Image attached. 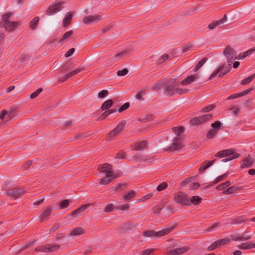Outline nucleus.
<instances>
[{"label": "nucleus", "instance_id": "1", "mask_svg": "<svg viewBox=\"0 0 255 255\" xmlns=\"http://www.w3.org/2000/svg\"><path fill=\"white\" fill-rule=\"evenodd\" d=\"M179 81L176 78L165 81L163 93L166 96H172L175 95L185 94L189 92L188 89L179 88Z\"/></svg>", "mask_w": 255, "mask_h": 255}, {"label": "nucleus", "instance_id": "2", "mask_svg": "<svg viewBox=\"0 0 255 255\" xmlns=\"http://www.w3.org/2000/svg\"><path fill=\"white\" fill-rule=\"evenodd\" d=\"M98 169L100 173H103L106 174L105 177L100 179V184L101 185H106L110 183L116 178V176L113 174L112 166L111 164L105 163L100 165Z\"/></svg>", "mask_w": 255, "mask_h": 255}, {"label": "nucleus", "instance_id": "3", "mask_svg": "<svg viewBox=\"0 0 255 255\" xmlns=\"http://www.w3.org/2000/svg\"><path fill=\"white\" fill-rule=\"evenodd\" d=\"M11 12H7L2 16V22H0V27H4L6 31H11L16 29L19 25L17 22L9 20L12 15Z\"/></svg>", "mask_w": 255, "mask_h": 255}, {"label": "nucleus", "instance_id": "4", "mask_svg": "<svg viewBox=\"0 0 255 255\" xmlns=\"http://www.w3.org/2000/svg\"><path fill=\"white\" fill-rule=\"evenodd\" d=\"M176 226L177 225L175 224L173 225L163 228L156 232L153 230L147 231L143 233V236L146 238L152 237L158 238L161 237L171 233L175 229Z\"/></svg>", "mask_w": 255, "mask_h": 255}, {"label": "nucleus", "instance_id": "5", "mask_svg": "<svg viewBox=\"0 0 255 255\" xmlns=\"http://www.w3.org/2000/svg\"><path fill=\"white\" fill-rule=\"evenodd\" d=\"M215 156L218 158H227L221 160L222 162H226L233 159L237 158L239 157V154L235 152L232 149H227L217 152Z\"/></svg>", "mask_w": 255, "mask_h": 255}, {"label": "nucleus", "instance_id": "6", "mask_svg": "<svg viewBox=\"0 0 255 255\" xmlns=\"http://www.w3.org/2000/svg\"><path fill=\"white\" fill-rule=\"evenodd\" d=\"M223 53L228 60L229 66L231 65L232 62L238 58L236 51L230 46H227Z\"/></svg>", "mask_w": 255, "mask_h": 255}, {"label": "nucleus", "instance_id": "7", "mask_svg": "<svg viewBox=\"0 0 255 255\" xmlns=\"http://www.w3.org/2000/svg\"><path fill=\"white\" fill-rule=\"evenodd\" d=\"M173 200L176 204L182 205H189L190 201L188 197L184 193L180 192L174 196Z\"/></svg>", "mask_w": 255, "mask_h": 255}, {"label": "nucleus", "instance_id": "8", "mask_svg": "<svg viewBox=\"0 0 255 255\" xmlns=\"http://www.w3.org/2000/svg\"><path fill=\"white\" fill-rule=\"evenodd\" d=\"M25 193V191L19 188H12L6 192V195L14 199L19 198Z\"/></svg>", "mask_w": 255, "mask_h": 255}, {"label": "nucleus", "instance_id": "9", "mask_svg": "<svg viewBox=\"0 0 255 255\" xmlns=\"http://www.w3.org/2000/svg\"><path fill=\"white\" fill-rule=\"evenodd\" d=\"M231 69V67H226L225 68L224 65H220L217 69L215 70L212 74L210 75L209 77V79H212L214 77H215L218 73V77H221L229 72Z\"/></svg>", "mask_w": 255, "mask_h": 255}, {"label": "nucleus", "instance_id": "10", "mask_svg": "<svg viewBox=\"0 0 255 255\" xmlns=\"http://www.w3.org/2000/svg\"><path fill=\"white\" fill-rule=\"evenodd\" d=\"M212 117V115L211 114H207L192 119L190 120V122L192 125L198 126L207 122Z\"/></svg>", "mask_w": 255, "mask_h": 255}, {"label": "nucleus", "instance_id": "11", "mask_svg": "<svg viewBox=\"0 0 255 255\" xmlns=\"http://www.w3.org/2000/svg\"><path fill=\"white\" fill-rule=\"evenodd\" d=\"M64 3L63 1H59L58 2L52 3L48 7L46 14L48 15H53L57 12L62 10V5Z\"/></svg>", "mask_w": 255, "mask_h": 255}, {"label": "nucleus", "instance_id": "12", "mask_svg": "<svg viewBox=\"0 0 255 255\" xmlns=\"http://www.w3.org/2000/svg\"><path fill=\"white\" fill-rule=\"evenodd\" d=\"M252 235L248 231L242 234H235L231 236V239L234 241H245L251 239Z\"/></svg>", "mask_w": 255, "mask_h": 255}, {"label": "nucleus", "instance_id": "13", "mask_svg": "<svg viewBox=\"0 0 255 255\" xmlns=\"http://www.w3.org/2000/svg\"><path fill=\"white\" fill-rule=\"evenodd\" d=\"M182 146L181 138L179 137H176L174 138L170 146L163 148V150L166 151L169 150L174 151L181 148Z\"/></svg>", "mask_w": 255, "mask_h": 255}, {"label": "nucleus", "instance_id": "14", "mask_svg": "<svg viewBox=\"0 0 255 255\" xmlns=\"http://www.w3.org/2000/svg\"><path fill=\"white\" fill-rule=\"evenodd\" d=\"M101 16L98 14L88 15L83 18V22L87 24L97 22L101 20Z\"/></svg>", "mask_w": 255, "mask_h": 255}, {"label": "nucleus", "instance_id": "15", "mask_svg": "<svg viewBox=\"0 0 255 255\" xmlns=\"http://www.w3.org/2000/svg\"><path fill=\"white\" fill-rule=\"evenodd\" d=\"M125 126V124L123 122L120 123L114 129L109 133V137L113 138L118 135L123 130Z\"/></svg>", "mask_w": 255, "mask_h": 255}, {"label": "nucleus", "instance_id": "16", "mask_svg": "<svg viewBox=\"0 0 255 255\" xmlns=\"http://www.w3.org/2000/svg\"><path fill=\"white\" fill-rule=\"evenodd\" d=\"M189 248L187 247H180L176 248L174 250L168 251L167 252V255H180L187 252Z\"/></svg>", "mask_w": 255, "mask_h": 255}, {"label": "nucleus", "instance_id": "17", "mask_svg": "<svg viewBox=\"0 0 255 255\" xmlns=\"http://www.w3.org/2000/svg\"><path fill=\"white\" fill-rule=\"evenodd\" d=\"M52 210L53 208L51 206H47L46 209L42 213L40 216V222H43L44 221L48 220L51 214Z\"/></svg>", "mask_w": 255, "mask_h": 255}, {"label": "nucleus", "instance_id": "18", "mask_svg": "<svg viewBox=\"0 0 255 255\" xmlns=\"http://www.w3.org/2000/svg\"><path fill=\"white\" fill-rule=\"evenodd\" d=\"M147 145V142L146 140H141L138 142H137L134 144H133V150L135 151H140V150H143L145 148H146V147Z\"/></svg>", "mask_w": 255, "mask_h": 255}, {"label": "nucleus", "instance_id": "19", "mask_svg": "<svg viewBox=\"0 0 255 255\" xmlns=\"http://www.w3.org/2000/svg\"><path fill=\"white\" fill-rule=\"evenodd\" d=\"M227 19V16L226 14H225L223 18L215 21H213L211 23L209 24L208 26L209 29L212 30L215 28L217 26H219L221 24H223Z\"/></svg>", "mask_w": 255, "mask_h": 255}, {"label": "nucleus", "instance_id": "20", "mask_svg": "<svg viewBox=\"0 0 255 255\" xmlns=\"http://www.w3.org/2000/svg\"><path fill=\"white\" fill-rule=\"evenodd\" d=\"M254 162V158L251 156H248L243 160V163L241 164L242 168H249L252 166Z\"/></svg>", "mask_w": 255, "mask_h": 255}, {"label": "nucleus", "instance_id": "21", "mask_svg": "<svg viewBox=\"0 0 255 255\" xmlns=\"http://www.w3.org/2000/svg\"><path fill=\"white\" fill-rule=\"evenodd\" d=\"M136 225V224L134 223L130 222H125L121 226L120 231L121 232H126L134 228Z\"/></svg>", "mask_w": 255, "mask_h": 255}, {"label": "nucleus", "instance_id": "22", "mask_svg": "<svg viewBox=\"0 0 255 255\" xmlns=\"http://www.w3.org/2000/svg\"><path fill=\"white\" fill-rule=\"evenodd\" d=\"M253 90V88H251L249 89H247L246 90H245L244 91L238 94H233L229 97H228L227 99V100H230L232 99H236L239 97H241L243 96H244L248 94H249L252 90Z\"/></svg>", "mask_w": 255, "mask_h": 255}, {"label": "nucleus", "instance_id": "23", "mask_svg": "<svg viewBox=\"0 0 255 255\" xmlns=\"http://www.w3.org/2000/svg\"><path fill=\"white\" fill-rule=\"evenodd\" d=\"M197 78L198 76L196 74H193L186 78L185 79L180 82V84L183 86L187 85L195 81Z\"/></svg>", "mask_w": 255, "mask_h": 255}, {"label": "nucleus", "instance_id": "24", "mask_svg": "<svg viewBox=\"0 0 255 255\" xmlns=\"http://www.w3.org/2000/svg\"><path fill=\"white\" fill-rule=\"evenodd\" d=\"M90 206L89 204H85L80 207V208L75 210L71 213V215L73 217H76L80 215L82 213L84 212L87 208Z\"/></svg>", "mask_w": 255, "mask_h": 255}, {"label": "nucleus", "instance_id": "25", "mask_svg": "<svg viewBox=\"0 0 255 255\" xmlns=\"http://www.w3.org/2000/svg\"><path fill=\"white\" fill-rule=\"evenodd\" d=\"M216 160V159H214L211 161L206 160L203 162L202 164V165L199 169V171L201 172H203L204 170H205L206 169L208 168L212 165H213V164L215 162Z\"/></svg>", "mask_w": 255, "mask_h": 255}, {"label": "nucleus", "instance_id": "26", "mask_svg": "<svg viewBox=\"0 0 255 255\" xmlns=\"http://www.w3.org/2000/svg\"><path fill=\"white\" fill-rule=\"evenodd\" d=\"M72 12L69 11L66 13L65 17L63 19V26L67 27L70 24L71 21L72 19Z\"/></svg>", "mask_w": 255, "mask_h": 255}, {"label": "nucleus", "instance_id": "27", "mask_svg": "<svg viewBox=\"0 0 255 255\" xmlns=\"http://www.w3.org/2000/svg\"><path fill=\"white\" fill-rule=\"evenodd\" d=\"M13 113L12 112L8 113L5 110H3L0 112V120H3L5 118L6 119H11Z\"/></svg>", "mask_w": 255, "mask_h": 255}, {"label": "nucleus", "instance_id": "28", "mask_svg": "<svg viewBox=\"0 0 255 255\" xmlns=\"http://www.w3.org/2000/svg\"><path fill=\"white\" fill-rule=\"evenodd\" d=\"M165 81H158L155 84L151 85L150 87L151 90L158 91L160 88L164 87Z\"/></svg>", "mask_w": 255, "mask_h": 255}, {"label": "nucleus", "instance_id": "29", "mask_svg": "<svg viewBox=\"0 0 255 255\" xmlns=\"http://www.w3.org/2000/svg\"><path fill=\"white\" fill-rule=\"evenodd\" d=\"M46 246L47 252H54L60 248V245L57 244H48Z\"/></svg>", "mask_w": 255, "mask_h": 255}, {"label": "nucleus", "instance_id": "30", "mask_svg": "<svg viewBox=\"0 0 255 255\" xmlns=\"http://www.w3.org/2000/svg\"><path fill=\"white\" fill-rule=\"evenodd\" d=\"M113 105V101L111 99H109L106 101L102 104L101 109L103 110H108L109 108H111Z\"/></svg>", "mask_w": 255, "mask_h": 255}, {"label": "nucleus", "instance_id": "31", "mask_svg": "<svg viewBox=\"0 0 255 255\" xmlns=\"http://www.w3.org/2000/svg\"><path fill=\"white\" fill-rule=\"evenodd\" d=\"M84 233V230L81 228H76L71 231L70 235L73 236H77L82 235Z\"/></svg>", "mask_w": 255, "mask_h": 255}, {"label": "nucleus", "instance_id": "32", "mask_svg": "<svg viewBox=\"0 0 255 255\" xmlns=\"http://www.w3.org/2000/svg\"><path fill=\"white\" fill-rule=\"evenodd\" d=\"M202 199L198 196H192L189 200L190 203H191L194 205H197L201 203Z\"/></svg>", "mask_w": 255, "mask_h": 255}, {"label": "nucleus", "instance_id": "33", "mask_svg": "<svg viewBox=\"0 0 255 255\" xmlns=\"http://www.w3.org/2000/svg\"><path fill=\"white\" fill-rule=\"evenodd\" d=\"M84 69L83 68L76 69L73 71L70 72L69 73H67V74H66V78H68V79L72 77L73 76H74V75H77L79 72H80L82 71H84Z\"/></svg>", "mask_w": 255, "mask_h": 255}, {"label": "nucleus", "instance_id": "34", "mask_svg": "<svg viewBox=\"0 0 255 255\" xmlns=\"http://www.w3.org/2000/svg\"><path fill=\"white\" fill-rule=\"evenodd\" d=\"M39 20V18L38 16H36L31 20L29 25V27L31 29L34 30L36 28L38 23Z\"/></svg>", "mask_w": 255, "mask_h": 255}, {"label": "nucleus", "instance_id": "35", "mask_svg": "<svg viewBox=\"0 0 255 255\" xmlns=\"http://www.w3.org/2000/svg\"><path fill=\"white\" fill-rule=\"evenodd\" d=\"M239 189V187L236 186H233L229 187L226 190L223 191V193L225 195L231 194L234 193L235 191Z\"/></svg>", "mask_w": 255, "mask_h": 255}, {"label": "nucleus", "instance_id": "36", "mask_svg": "<svg viewBox=\"0 0 255 255\" xmlns=\"http://www.w3.org/2000/svg\"><path fill=\"white\" fill-rule=\"evenodd\" d=\"M254 244H252L251 243H245L239 245L238 246V248L242 250H247L252 248L254 247Z\"/></svg>", "mask_w": 255, "mask_h": 255}, {"label": "nucleus", "instance_id": "37", "mask_svg": "<svg viewBox=\"0 0 255 255\" xmlns=\"http://www.w3.org/2000/svg\"><path fill=\"white\" fill-rule=\"evenodd\" d=\"M73 31L72 30H69L68 31H67L63 35V36L62 37V38L60 39V40H59V42L60 43H64L68 39V38L71 35L73 34Z\"/></svg>", "mask_w": 255, "mask_h": 255}, {"label": "nucleus", "instance_id": "38", "mask_svg": "<svg viewBox=\"0 0 255 255\" xmlns=\"http://www.w3.org/2000/svg\"><path fill=\"white\" fill-rule=\"evenodd\" d=\"M244 218L243 217H240L232 219L230 222L231 224H240L242 223L245 222Z\"/></svg>", "mask_w": 255, "mask_h": 255}, {"label": "nucleus", "instance_id": "39", "mask_svg": "<svg viewBox=\"0 0 255 255\" xmlns=\"http://www.w3.org/2000/svg\"><path fill=\"white\" fill-rule=\"evenodd\" d=\"M255 78V74H254L249 77L246 78L241 82V84L243 85H246L248 83H251L253 79Z\"/></svg>", "mask_w": 255, "mask_h": 255}, {"label": "nucleus", "instance_id": "40", "mask_svg": "<svg viewBox=\"0 0 255 255\" xmlns=\"http://www.w3.org/2000/svg\"><path fill=\"white\" fill-rule=\"evenodd\" d=\"M135 195V192L133 190H130L128 193L123 196V199L127 201L132 198Z\"/></svg>", "mask_w": 255, "mask_h": 255}, {"label": "nucleus", "instance_id": "41", "mask_svg": "<svg viewBox=\"0 0 255 255\" xmlns=\"http://www.w3.org/2000/svg\"><path fill=\"white\" fill-rule=\"evenodd\" d=\"M146 88L144 87L141 88L135 95V98L138 100H142V95L145 93Z\"/></svg>", "mask_w": 255, "mask_h": 255}, {"label": "nucleus", "instance_id": "42", "mask_svg": "<svg viewBox=\"0 0 255 255\" xmlns=\"http://www.w3.org/2000/svg\"><path fill=\"white\" fill-rule=\"evenodd\" d=\"M229 175V173H226L221 176H219L218 177H217L215 181L213 182V183H212V184H217V183L223 180L224 179H225L226 178H227L228 177V176Z\"/></svg>", "mask_w": 255, "mask_h": 255}, {"label": "nucleus", "instance_id": "43", "mask_svg": "<svg viewBox=\"0 0 255 255\" xmlns=\"http://www.w3.org/2000/svg\"><path fill=\"white\" fill-rule=\"evenodd\" d=\"M172 130L174 132L177 136L179 135L184 130V128L183 126H180L178 127H174L172 128Z\"/></svg>", "mask_w": 255, "mask_h": 255}, {"label": "nucleus", "instance_id": "44", "mask_svg": "<svg viewBox=\"0 0 255 255\" xmlns=\"http://www.w3.org/2000/svg\"><path fill=\"white\" fill-rule=\"evenodd\" d=\"M207 60V58H204L200 61L194 68V71H197L205 64Z\"/></svg>", "mask_w": 255, "mask_h": 255}, {"label": "nucleus", "instance_id": "45", "mask_svg": "<svg viewBox=\"0 0 255 255\" xmlns=\"http://www.w3.org/2000/svg\"><path fill=\"white\" fill-rule=\"evenodd\" d=\"M69 203L70 201L69 200L65 199L62 200L59 203V208L61 209H65L69 206Z\"/></svg>", "mask_w": 255, "mask_h": 255}, {"label": "nucleus", "instance_id": "46", "mask_svg": "<svg viewBox=\"0 0 255 255\" xmlns=\"http://www.w3.org/2000/svg\"><path fill=\"white\" fill-rule=\"evenodd\" d=\"M221 125L222 124L220 122L216 121L211 124V127L213 129L216 130L218 132V131L221 128Z\"/></svg>", "mask_w": 255, "mask_h": 255}, {"label": "nucleus", "instance_id": "47", "mask_svg": "<svg viewBox=\"0 0 255 255\" xmlns=\"http://www.w3.org/2000/svg\"><path fill=\"white\" fill-rule=\"evenodd\" d=\"M114 206L113 204H108L104 208V211L105 213L111 212L114 210Z\"/></svg>", "mask_w": 255, "mask_h": 255}, {"label": "nucleus", "instance_id": "48", "mask_svg": "<svg viewBox=\"0 0 255 255\" xmlns=\"http://www.w3.org/2000/svg\"><path fill=\"white\" fill-rule=\"evenodd\" d=\"M109 91L107 90H103L100 91L98 93V97L100 99H103L108 96Z\"/></svg>", "mask_w": 255, "mask_h": 255}, {"label": "nucleus", "instance_id": "49", "mask_svg": "<svg viewBox=\"0 0 255 255\" xmlns=\"http://www.w3.org/2000/svg\"><path fill=\"white\" fill-rule=\"evenodd\" d=\"M217 131L216 130L213 129V128L210 130L207 134V138L211 139L213 138L217 134Z\"/></svg>", "mask_w": 255, "mask_h": 255}, {"label": "nucleus", "instance_id": "50", "mask_svg": "<svg viewBox=\"0 0 255 255\" xmlns=\"http://www.w3.org/2000/svg\"><path fill=\"white\" fill-rule=\"evenodd\" d=\"M167 186H168L167 183L165 182H163L162 183H161L160 184H159L157 187L156 190L158 192H160V191L165 189L167 187Z\"/></svg>", "mask_w": 255, "mask_h": 255}, {"label": "nucleus", "instance_id": "51", "mask_svg": "<svg viewBox=\"0 0 255 255\" xmlns=\"http://www.w3.org/2000/svg\"><path fill=\"white\" fill-rule=\"evenodd\" d=\"M215 108V106L213 104L208 105L207 107H204L201 110L202 112L204 113H207L208 112H210L212 111L213 109H214Z\"/></svg>", "mask_w": 255, "mask_h": 255}, {"label": "nucleus", "instance_id": "52", "mask_svg": "<svg viewBox=\"0 0 255 255\" xmlns=\"http://www.w3.org/2000/svg\"><path fill=\"white\" fill-rule=\"evenodd\" d=\"M42 91H43L42 88L38 89L36 91L32 93L30 95V98L31 99H34V98L37 97L38 96V95L42 92Z\"/></svg>", "mask_w": 255, "mask_h": 255}, {"label": "nucleus", "instance_id": "53", "mask_svg": "<svg viewBox=\"0 0 255 255\" xmlns=\"http://www.w3.org/2000/svg\"><path fill=\"white\" fill-rule=\"evenodd\" d=\"M130 104L129 103L127 102L125 103L123 106H122L119 109L118 112L119 113H122L123 111L126 110L129 107Z\"/></svg>", "mask_w": 255, "mask_h": 255}, {"label": "nucleus", "instance_id": "54", "mask_svg": "<svg viewBox=\"0 0 255 255\" xmlns=\"http://www.w3.org/2000/svg\"><path fill=\"white\" fill-rule=\"evenodd\" d=\"M126 157V152L123 150H120L116 156V158L119 159H125Z\"/></svg>", "mask_w": 255, "mask_h": 255}, {"label": "nucleus", "instance_id": "55", "mask_svg": "<svg viewBox=\"0 0 255 255\" xmlns=\"http://www.w3.org/2000/svg\"><path fill=\"white\" fill-rule=\"evenodd\" d=\"M128 72V70L127 68H124L122 70H119L117 72V75L120 76H123L127 75Z\"/></svg>", "mask_w": 255, "mask_h": 255}, {"label": "nucleus", "instance_id": "56", "mask_svg": "<svg viewBox=\"0 0 255 255\" xmlns=\"http://www.w3.org/2000/svg\"><path fill=\"white\" fill-rule=\"evenodd\" d=\"M129 206L128 204H124L122 205L119 206L117 209L118 210H122V211H127L129 209Z\"/></svg>", "mask_w": 255, "mask_h": 255}, {"label": "nucleus", "instance_id": "57", "mask_svg": "<svg viewBox=\"0 0 255 255\" xmlns=\"http://www.w3.org/2000/svg\"><path fill=\"white\" fill-rule=\"evenodd\" d=\"M35 251L36 252H47L46 251V246H38L35 248Z\"/></svg>", "mask_w": 255, "mask_h": 255}, {"label": "nucleus", "instance_id": "58", "mask_svg": "<svg viewBox=\"0 0 255 255\" xmlns=\"http://www.w3.org/2000/svg\"><path fill=\"white\" fill-rule=\"evenodd\" d=\"M32 160H29L25 162L22 166V168L23 170H27L28 168L32 165Z\"/></svg>", "mask_w": 255, "mask_h": 255}, {"label": "nucleus", "instance_id": "59", "mask_svg": "<svg viewBox=\"0 0 255 255\" xmlns=\"http://www.w3.org/2000/svg\"><path fill=\"white\" fill-rule=\"evenodd\" d=\"M200 185L198 183L194 182L190 185V189L191 190H195L200 187Z\"/></svg>", "mask_w": 255, "mask_h": 255}, {"label": "nucleus", "instance_id": "60", "mask_svg": "<svg viewBox=\"0 0 255 255\" xmlns=\"http://www.w3.org/2000/svg\"><path fill=\"white\" fill-rule=\"evenodd\" d=\"M230 110L232 111L235 115H238L240 112V109L235 106L231 107Z\"/></svg>", "mask_w": 255, "mask_h": 255}, {"label": "nucleus", "instance_id": "61", "mask_svg": "<svg viewBox=\"0 0 255 255\" xmlns=\"http://www.w3.org/2000/svg\"><path fill=\"white\" fill-rule=\"evenodd\" d=\"M218 241L220 243V246H222L228 244L230 242V240L229 239H223L219 240Z\"/></svg>", "mask_w": 255, "mask_h": 255}, {"label": "nucleus", "instance_id": "62", "mask_svg": "<svg viewBox=\"0 0 255 255\" xmlns=\"http://www.w3.org/2000/svg\"><path fill=\"white\" fill-rule=\"evenodd\" d=\"M153 251V249H147L143 251H142L140 252L141 255H150V253H151Z\"/></svg>", "mask_w": 255, "mask_h": 255}, {"label": "nucleus", "instance_id": "63", "mask_svg": "<svg viewBox=\"0 0 255 255\" xmlns=\"http://www.w3.org/2000/svg\"><path fill=\"white\" fill-rule=\"evenodd\" d=\"M109 115L108 111L104 112L99 118L98 120H104Z\"/></svg>", "mask_w": 255, "mask_h": 255}, {"label": "nucleus", "instance_id": "64", "mask_svg": "<svg viewBox=\"0 0 255 255\" xmlns=\"http://www.w3.org/2000/svg\"><path fill=\"white\" fill-rule=\"evenodd\" d=\"M75 52V49L74 48H72L70 49L65 54V56L66 57H68L70 56H71L74 52Z\"/></svg>", "mask_w": 255, "mask_h": 255}]
</instances>
